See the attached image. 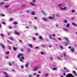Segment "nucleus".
I'll list each match as a JSON object with an SVG mask.
<instances>
[{"label": "nucleus", "mask_w": 77, "mask_h": 77, "mask_svg": "<svg viewBox=\"0 0 77 77\" xmlns=\"http://www.w3.org/2000/svg\"><path fill=\"white\" fill-rule=\"evenodd\" d=\"M9 65L10 66H12V65L11 64V63H9Z\"/></svg>", "instance_id": "nucleus-44"}, {"label": "nucleus", "mask_w": 77, "mask_h": 77, "mask_svg": "<svg viewBox=\"0 0 77 77\" xmlns=\"http://www.w3.org/2000/svg\"><path fill=\"white\" fill-rule=\"evenodd\" d=\"M14 33L16 34V35H20V34L19 33V32H17V31H15Z\"/></svg>", "instance_id": "nucleus-3"}, {"label": "nucleus", "mask_w": 77, "mask_h": 77, "mask_svg": "<svg viewBox=\"0 0 77 77\" xmlns=\"http://www.w3.org/2000/svg\"><path fill=\"white\" fill-rule=\"evenodd\" d=\"M14 24H15V25H17V24H18V22H15L14 23Z\"/></svg>", "instance_id": "nucleus-13"}, {"label": "nucleus", "mask_w": 77, "mask_h": 77, "mask_svg": "<svg viewBox=\"0 0 77 77\" xmlns=\"http://www.w3.org/2000/svg\"><path fill=\"white\" fill-rule=\"evenodd\" d=\"M34 28V29H37V28H36V26H35Z\"/></svg>", "instance_id": "nucleus-49"}, {"label": "nucleus", "mask_w": 77, "mask_h": 77, "mask_svg": "<svg viewBox=\"0 0 77 77\" xmlns=\"http://www.w3.org/2000/svg\"><path fill=\"white\" fill-rule=\"evenodd\" d=\"M19 42H21V43L22 44H23V42H22V41H21V40H19Z\"/></svg>", "instance_id": "nucleus-37"}, {"label": "nucleus", "mask_w": 77, "mask_h": 77, "mask_svg": "<svg viewBox=\"0 0 77 77\" xmlns=\"http://www.w3.org/2000/svg\"><path fill=\"white\" fill-rule=\"evenodd\" d=\"M65 30H66V31H68V30H67L66 29H64Z\"/></svg>", "instance_id": "nucleus-51"}, {"label": "nucleus", "mask_w": 77, "mask_h": 77, "mask_svg": "<svg viewBox=\"0 0 77 77\" xmlns=\"http://www.w3.org/2000/svg\"><path fill=\"white\" fill-rule=\"evenodd\" d=\"M29 23L30 24L32 23V22H31V21H29Z\"/></svg>", "instance_id": "nucleus-60"}, {"label": "nucleus", "mask_w": 77, "mask_h": 77, "mask_svg": "<svg viewBox=\"0 0 77 77\" xmlns=\"http://www.w3.org/2000/svg\"><path fill=\"white\" fill-rule=\"evenodd\" d=\"M38 68H39V67H37L35 69H33L34 71H36V70H37V69H38Z\"/></svg>", "instance_id": "nucleus-17"}, {"label": "nucleus", "mask_w": 77, "mask_h": 77, "mask_svg": "<svg viewBox=\"0 0 77 77\" xmlns=\"http://www.w3.org/2000/svg\"><path fill=\"white\" fill-rule=\"evenodd\" d=\"M9 58V57H5V59H8Z\"/></svg>", "instance_id": "nucleus-47"}, {"label": "nucleus", "mask_w": 77, "mask_h": 77, "mask_svg": "<svg viewBox=\"0 0 77 77\" xmlns=\"http://www.w3.org/2000/svg\"><path fill=\"white\" fill-rule=\"evenodd\" d=\"M9 5H8V6H5V8H9Z\"/></svg>", "instance_id": "nucleus-20"}, {"label": "nucleus", "mask_w": 77, "mask_h": 77, "mask_svg": "<svg viewBox=\"0 0 77 77\" xmlns=\"http://www.w3.org/2000/svg\"><path fill=\"white\" fill-rule=\"evenodd\" d=\"M56 27H58V24H57L56 25Z\"/></svg>", "instance_id": "nucleus-48"}, {"label": "nucleus", "mask_w": 77, "mask_h": 77, "mask_svg": "<svg viewBox=\"0 0 77 77\" xmlns=\"http://www.w3.org/2000/svg\"><path fill=\"white\" fill-rule=\"evenodd\" d=\"M11 40H14V38H13L11 37Z\"/></svg>", "instance_id": "nucleus-34"}, {"label": "nucleus", "mask_w": 77, "mask_h": 77, "mask_svg": "<svg viewBox=\"0 0 77 77\" xmlns=\"http://www.w3.org/2000/svg\"><path fill=\"white\" fill-rule=\"evenodd\" d=\"M63 75L65 76V73H64L63 74Z\"/></svg>", "instance_id": "nucleus-59"}, {"label": "nucleus", "mask_w": 77, "mask_h": 77, "mask_svg": "<svg viewBox=\"0 0 77 77\" xmlns=\"http://www.w3.org/2000/svg\"><path fill=\"white\" fill-rule=\"evenodd\" d=\"M56 36V35H54V34H53V36Z\"/></svg>", "instance_id": "nucleus-57"}, {"label": "nucleus", "mask_w": 77, "mask_h": 77, "mask_svg": "<svg viewBox=\"0 0 77 77\" xmlns=\"http://www.w3.org/2000/svg\"><path fill=\"white\" fill-rule=\"evenodd\" d=\"M63 54H64V56L65 57L66 56V54H65V53H64Z\"/></svg>", "instance_id": "nucleus-42"}, {"label": "nucleus", "mask_w": 77, "mask_h": 77, "mask_svg": "<svg viewBox=\"0 0 77 77\" xmlns=\"http://www.w3.org/2000/svg\"><path fill=\"white\" fill-rule=\"evenodd\" d=\"M75 74V75H76V76H77V74Z\"/></svg>", "instance_id": "nucleus-63"}, {"label": "nucleus", "mask_w": 77, "mask_h": 77, "mask_svg": "<svg viewBox=\"0 0 77 77\" xmlns=\"http://www.w3.org/2000/svg\"><path fill=\"white\" fill-rule=\"evenodd\" d=\"M69 23H68L66 26V27H68L69 26Z\"/></svg>", "instance_id": "nucleus-23"}, {"label": "nucleus", "mask_w": 77, "mask_h": 77, "mask_svg": "<svg viewBox=\"0 0 77 77\" xmlns=\"http://www.w3.org/2000/svg\"><path fill=\"white\" fill-rule=\"evenodd\" d=\"M38 73H39V74H41V72L40 71H39L38 72Z\"/></svg>", "instance_id": "nucleus-61"}, {"label": "nucleus", "mask_w": 77, "mask_h": 77, "mask_svg": "<svg viewBox=\"0 0 77 77\" xmlns=\"http://www.w3.org/2000/svg\"><path fill=\"white\" fill-rule=\"evenodd\" d=\"M2 48H5V47L4 46H3V45H2Z\"/></svg>", "instance_id": "nucleus-29"}, {"label": "nucleus", "mask_w": 77, "mask_h": 77, "mask_svg": "<svg viewBox=\"0 0 77 77\" xmlns=\"http://www.w3.org/2000/svg\"><path fill=\"white\" fill-rule=\"evenodd\" d=\"M73 73H76V72L75 71H73Z\"/></svg>", "instance_id": "nucleus-54"}, {"label": "nucleus", "mask_w": 77, "mask_h": 77, "mask_svg": "<svg viewBox=\"0 0 77 77\" xmlns=\"http://www.w3.org/2000/svg\"><path fill=\"white\" fill-rule=\"evenodd\" d=\"M48 75V74H45V77H47Z\"/></svg>", "instance_id": "nucleus-24"}, {"label": "nucleus", "mask_w": 77, "mask_h": 77, "mask_svg": "<svg viewBox=\"0 0 77 77\" xmlns=\"http://www.w3.org/2000/svg\"><path fill=\"white\" fill-rule=\"evenodd\" d=\"M68 48H71L70 46H69Z\"/></svg>", "instance_id": "nucleus-62"}, {"label": "nucleus", "mask_w": 77, "mask_h": 77, "mask_svg": "<svg viewBox=\"0 0 77 77\" xmlns=\"http://www.w3.org/2000/svg\"><path fill=\"white\" fill-rule=\"evenodd\" d=\"M58 39L59 41H61V38H58Z\"/></svg>", "instance_id": "nucleus-41"}, {"label": "nucleus", "mask_w": 77, "mask_h": 77, "mask_svg": "<svg viewBox=\"0 0 77 77\" xmlns=\"http://www.w3.org/2000/svg\"><path fill=\"white\" fill-rule=\"evenodd\" d=\"M29 77H32V75H29Z\"/></svg>", "instance_id": "nucleus-56"}, {"label": "nucleus", "mask_w": 77, "mask_h": 77, "mask_svg": "<svg viewBox=\"0 0 77 77\" xmlns=\"http://www.w3.org/2000/svg\"><path fill=\"white\" fill-rule=\"evenodd\" d=\"M31 15H35V13L34 12H32L31 13Z\"/></svg>", "instance_id": "nucleus-10"}, {"label": "nucleus", "mask_w": 77, "mask_h": 77, "mask_svg": "<svg viewBox=\"0 0 77 77\" xmlns=\"http://www.w3.org/2000/svg\"><path fill=\"white\" fill-rule=\"evenodd\" d=\"M43 20L45 21H48V20L47 19L45 18H43Z\"/></svg>", "instance_id": "nucleus-6"}, {"label": "nucleus", "mask_w": 77, "mask_h": 77, "mask_svg": "<svg viewBox=\"0 0 77 77\" xmlns=\"http://www.w3.org/2000/svg\"><path fill=\"white\" fill-rule=\"evenodd\" d=\"M72 24L73 25V26H75L76 27H77V25L75 24V23H72Z\"/></svg>", "instance_id": "nucleus-7"}, {"label": "nucleus", "mask_w": 77, "mask_h": 77, "mask_svg": "<svg viewBox=\"0 0 77 77\" xmlns=\"http://www.w3.org/2000/svg\"><path fill=\"white\" fill-rule=\"evenodd\" d=\"M9 21H13V19L12 18H10L9 20Z\"/></svg>", "instance_id": "nucleus-27"}, {"label": "nucleus", "mask_w": 77, "mask_h": 77, "mask_svg": "<svg viewBox=\"0 0 77 77\" xmlns=\"http://www.w3.org/2000/svg\"><path fill=\"white\" fill-rule=\"evenodd\" d=\"M28 65H29V63H27L26 64V67H27L28 66Z\"/></svg>", "instance_id": "nucleus-25"}, {"label": "nucleus", "mask_w": 77, "mask_h": 77, "mask_svg": "<svg viewBox=\"0 0 77 77\" xmlns=\"http://www.w3.org/2000/svg\"><path fill=\"white\" fill-rule=\"evenodd\" d=\"M4 4H5L4 2H1V4H0V6H2V5H3Z\"/></svg>", "instance_id": "nucleus-15"}, {"label": "nucleus", "mask_w": 77, "mask_h": 77, "mask_svg": "<svg viewBox=\"0 0 77 77\" xmlns=\"http://www.w3.org/2000/svg\"><path fill=\"white\" fill-rule=\"evenodd\" d=\"M68 45V43H66V44L65 45V46H66Z\"/></svg>", "instance_id": "nucleus-33"}, {"label": "nucleus", "mask_w": 77, "mask_h": 77, "mask_svg": "<svg viewBox=\"0 0 77 77\" xmlns=\"http://www.w3.org/2000/svg\"><path fill=\"white\" fill-rule=\"evenodd\" d=\"M48 18L50 20H51V19H54V18H53V17H51V16L49 17Z\"/></svg>", "instance_id": "nucleus-5"}, {"label": "nucleus", "mask_w": 77, "mask_h": 77, "mask_svg": "<svg viewBox=\"0 0 77 77\" xmlns=\"http://www.w3.org/2000/svg\"><path fill=\"white\" fill-rule=\"evenodd\" d=\"M2 24H4V25H5V23L4 22H2Z\"/></svg>", "instance_id": "nucleus-45"}, {"label": "nucleus", "mask_w": 77, "mask_h": 77, "mask_svg": "<svg viewBox=\"0 0 77 77\" xmlns=\"http://www.w3.org/2000/svg\"><path fill=\"white\" fill-rule=\"evenodd\" d=\"M30 3L32 5V6H36V5H34V4H33L32 3L30 2Z\"/></svg>", "instance_id": "nucleus-14"}, {"label": "nucleus", "mask_w": 77, "mask_h": 77, "mask_svg": "<svg viewBox=\"0 0 77 77\" xmlns=\"http://www.w3.org/2000/svg\"><path fill=\"white\" fill-rule=\"evenodd\" d=\"M49 37L51 39H53V38L52 37H51V36H49Z\"/></svg>", "instance_id": "nucleus-53"}, {"label": "nucleus", "mask_w": 77, "mask_h": 77, "mask_svg": "<svg viewBox=\"0 0 77 77\" xmlns=\"http://www.w3.org/2000/svg\"><path fill=\"white\" fill-rule=\"evenodd\" d=\"M36 75V73H35L34 74V75Z\"/></svg>", "instance_id": "nucleus-50"}, {"label": "nucleus", "mask_w": 77, "mask_h": 77, "mask_svg": "<svg viewBox=\"0 0 77 77\" xmlns=\"http://www.w3.org/2000/svg\"><path fill=\"white\" fill-rule=\"evenodd\" d=\"M71 51L72 52H74V49H72L71 50Z\"/></svg>", "instance_id": "nucleus-31"}, {"label": "nucleus", "mask_w": 77, "mask_h": 77, "mask_svg": "<svg viewBox=\"0 0 77 77\" xmlns=\"http://www.w3.org/2000/svg\"><path fill=\"white\" fill-rule=\"evenodd\" d=\"M3 73L5 74V75H6L5 76V77H9V76L7 75V73H6V72H3Z\"/></svg>", "instance_id": "nucleus-4"}, {"label": "nucleus", "mask_w": 77, "mask_h": 77, "mask_svg": "<svg viewBox=\"0 0 77 77\" xmlns=\"http://www.w3.org/2000/svg\"><path fill=\"white\" fill-rule=\"evenodd\" d=\"M64 23H68V21L66 20H64Z\"/></svg>", "instance_id": "nucleus-22"}, {"label": "nucleus", "mask_w": 77, "mask_h": 77, "mask_svg": "<svg viewBox=\"0 0 77 77\" xmlns=\"http://www.w3.org/2000/svg\"><path fill=\"white\" fill-rule=\"evenodd\" d=\"M28 50L29 52H30V49H28Z\"/></svg>", "instance_id": "nucleus-46"}, {"label": "nucleus", "mask_w": 77, "mask_h": 77, "mask_svg": "<svg viewBox=\"0 0 77 77\" xmlns=\"http://www.w3.org/2000/svg\"><path fill=\"white\" fill-rule=\"evenodd\" d=\"M9 52H7L6 53V54H9Z\"/></svg>", "instance_id": "nucleus-32"}, {"label": "nucleus", "mask_w": 77, "mask_h": 77, "mask_svg": "<svg viewBox=\"0 0 77 77\" xmlns=\"http://www.w3.org/2000/svg\"><path fill=\"white\" fill-rule=\"evenodd\" d=\"M2 27V25L0 24V28H1Z\"/></svg>", "instance_id": "nucleus-58"}, {"label": "nucleus", "mask_w": 77, "mask_h": 77, "mask_svg": "<svg viewBox=\"0 0 77 77\" xmlns=\"http://www.w3.org/2000/svg\"><path fill=\"white\" fill-rule=\"evenodd\" d=\"M37 77H39V75H37Z\"/></svg>", "instance_id": "nucleus-64"}, {"label": "nucleus", "mask_w": 77, "mask_h": 77, "mask_svg": "<svg viewBox=\"0 0 77 77\" xmlns=\"http://www.w3.org/2000/svg\"><path fill=\"white\" fill-rule=\"evenodd\" d=\"M65 39L66 40V41H68V38H67L65 37Z\"/></svg>", "instance_id": "nucleus-39"}, {"label": "nucleus", "mask_w": 77, "mask_h": 77, "mask_svg": "<svg viewBox=\"0 0 77 77\" xmlns=\"http://www.w3.org/2000/svg\"><path fill=\"white\" fill-rule=\"evenodd\" d=\"M41 54H44V52H41Z\"/></svg>", "instance_id": "nucleus-38"}, {"label": "nucleus", "mask_w": 77, "mask_h": 77, "mask_svg": "<svg viewBox=\"0 0 77 77\" xmlns=\"http://www.w3.org/2000/svg\"><path fill=\"white\" fill-rule=\"evenodd\" d=\"M60 48H61V49L62 50H63V46H60Z\"/></svg>", "instance_id": "nucleus-16"}, {"label": "nucleus", "mask_w": 77, "mask_h": 77, "mask_svg": "<svg viewBox=\"0 0 77 77\" xmlns=\"http://www.w3.org/2000/svg\"><path fill=\"white\" fill-rule=\"evenodd\" d=\"M50 59L51 60H52V59H53V58H52V57H50Z\"/></svg>", "instance_id": "nucleus-55"}, {"label": "nucleus", "mask_w": 77, "mask_h": 77, "mask_svg": "<svg viewBox=\"0 0 77 77\" xmlns=\"http://www.w3.org/2000/svg\"><path fill=\"white\" fill-rule=\"evenodd\" d=\"M72 12L73 13L74 12H75V10H72Z\"/></svg>", "instance_id": "nucleus-28"}, {"label": "nucleus", "mask_w": 77, "mask_h": 77, "mask_svg": "<svg viewBox=\"0 0 77 77\" xmlns=\"http://www.w3.org/2000/svg\"><path fill=\"white\" fill-rule=\"evenodd\" d=\"M29 47L30 48H32V44H29Z\"/></svg>", "instance_id": "nucleus-12"}, {"label": "nucleus", "mask_w": 77, "mask_h": 77, "mask_svg": "<svg viewBox=\"0 0 77 77\" xmlns=\"http://www.w3.org/2000/svg\"><path fill=\"white\" fill-rule=\"evenodd\" d=\"M9 48L10 50H11V47H10V46H9Z\"/></svg>", "instance_id": "nucleus-40"}, {"label": "nucleus", "mask_w": 77, "mask_h": 77, "mask_svg": "<svg viewBox=\"0 0 77 77\" xmlns=\"http://www.w3.org/2000/svg\"><path fill=\"white\" fill-rule=\"evenodd\" d=\"M60 9H62V10H64V9H66V7H65L64 8H63L62 7H60Z\"/></svg>", "instance_id": "nucleus-8"}, {"label": "nucleus", "mask_w": 77, "mask_h": 77, "mask_svg": "<svg viewBox=\"0 0 77 77\" xmlns=\"http://www.w3.org/2000/svg\"><path fill=\"white\" fill-rule=\"evenodd\" d=\"M2 17H5V15L3 14H2Z\"/></svg>", "instance_id": "nucleus-26"}, {"label": "nucleus", "mask_w": 77, "mask_h": 77, "mask_svg": "<svg viewBox=\"0 0 77 77\" xmlns=\"http://www.w3.org/2000/svg\"><path fill=\"white\" fill-rule=\"evenodd\" d=\"M23 56L24 54H19L18 55V58L20 59V61L22 62H23V60H24V57Z\"/></svg>", "instance_id": "nucleus-1"}, {"label": "nucleus", "mask_w": 77, "mask_h": 77, "mask_svg": "<svg viewBox=\"0 0 77 77\" xmlns=\"http://www.w3.org/2000/svg\"><path fill=\"white\" fill-rule=\"evenodd\" d=\"M36 0H32V2L33 3H35L36 2Z\"/></svg>", "instance_id": "nucleus-9"}, {"label": "nucleus", "mask_w": 77, "mask_h": 77, "mask_svg": "<svg viewBox=\"0 0 77 77\" xmlns=\"http://www.w3.org/2000/svg\"><path fill=\"white\" fill-rule=\"evenodd\" d=\"M0 35L1 36H3V37H4V35H3V34H1Z\"/></svg>", "instance_id": "nucleus-19"}, {"label": "nucleus", "mask_w": 77, "mask_h": 77, "mask_svg": "<svg viewBox=\"0 0 77 77\" xmlns=\"http://www.w3.org/2000/svg\"><path fill=\"white\" fill-rule=\"evenodd\" d=\"M39 39H41L42 40V39H43V38H42V36H39Z\"/></svg>", "instance_id": "nucleus-11"}, {"label": "nucleus", "mask_w": 77, "mask_h": 77, "mask_svg": "<svg viewBox=\"0 0 77 77\" xmlns=\"http://www.w3.org/2000/svg\"><path fill=\"white\" fill-rule=\"evenodd\" d=\"M21 51L22 52H23V51H24V49H21Z\"/></svg>", "instance_id": "nucleus-36"}, {"label": "nucleus", "mask_w": 77, "mask_h": 77, "mask_svg": "<svg viewBox=\"0 0 77 77\" xmlns=\"http://www.w3.org/2000/svg\"><path fill=\"white\" fill-rule=\"evenodd\" d=\"M13 49L14 51H16L17 50V48L15 47H13Z\"/></svg>", "instance_id": "nucleus-18"}, {"label": "nucleus", "mask_w": 77, "mask_h": 77, "mask_svg": "<svg viewBox=\"0 0 77 77\" xmlns=\"http://www.w3.org/2000/svg\"><path fill=\"white\" fill-rule=\"evenodd\" d=\"M39 48V47H35V49H37V48Z\"/></svg>", "instance_id": "nucleus-35"}, {"label": "nucleus", "mask_w": 77, "mask_h": 77, "mask_svg": "<svg viewBox=\"0 0 77 77\" xmlns=\"http://www.w3.org/2000/svg\"><path fill=\"white\" fill-rule=\"evenodd\" d=\"M53 71H55L56 70V69L55 68H53Z\"/></svg>", "instance_id": "nucleus-21"}, {"label": "nucleus", "mask_w": 77, "mask_h": 77, "mask_svg": "<svg viewBox=\"0 0 77 77\" xmlns=\"http://www.w3.org/2000/svg\"><path fill=\"white\" fill-rule=\"evenodd\" d=\"M66 77H74V76H73L72 74L69 73L67 75Z\"/></svg>", "instance_id": "nucleus-2"}, {"label": "nucleus", "mask_w": 77, "mask_h": 77, "mask_svg": "<svg viewBox=\"0 0 77 77\" xmlns=\"http://www.w3.org/2000/svg\"><path fill=\"white\" fill-rule=\"evenodd\" d=\"M35 39L36 38H35L33 37V39H34V40H35Z\"/></svg>", "instance_id": "nucleus-52"}, {"label": "nucleus", "mask_w": 77, "mask_h": 77, "mask_svg": "<svg viewBox=\"0 0 77 77\" xmlns=\"http://www.w3.org/2000/svg\"><path fill=\"white\" fill-rule=\"evenodd\" d=\"M64 68L65 69H67V68L65 67H64Z\"/></svg>", "instance_id": "nucleus-43"}, {"label": "nucleus", "mask_w": 77, "mask_h": 77, "mask_svg": "<svg viewBox=\"0 0 77 77\" xmlns=\"http://www.w3.org/2000/svg\"><path fill=\"white\" fill-rule=\"evenodd\" d=\"M21 68L22 69L24 68V66H21Z\"/></svg>", "instance_id": "nucleus-30"}]
</instances>
